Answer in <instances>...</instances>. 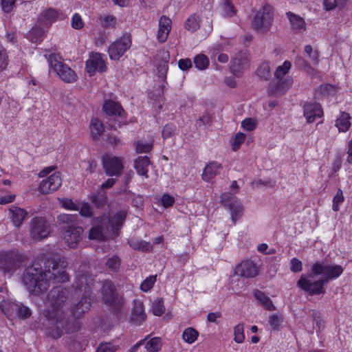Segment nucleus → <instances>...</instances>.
I'll list each match as a JSON object with an SVG mask.
<instances>
[{
	"mask_svg": "<svg viewBox=\"0 0 352 352\" xmlns=\"http://www.w3.org/2000/svg\"><path fill=\"white\" fill-rule=\"evenodd\" d=\"M42 261L43 265L34 263L27 267L23 274L24 285L34 296L45 293L49 289L51 281L62 283L68 280L65 258H47Z\"/></svg>",
	"mask_w": 352,
	"mask_h": 352,
	"instance_id": "nucleus-1",
	"label": "nucleus"
},
{
	"mask_svg": "<svg viewBox=\"0 0 352 352\" xmlns=\"http://www.w3.org/2000/svg\"><path fill=\"white\" fill-rule=\"evenodd\" d=\"M343 271V267L340 265H331L326 261H317L311 267L312 275H320L322 277L318 280L313 281L302 276L297 285L302 289L308 292L309 295L324 294L325 292L324 285L329 280L339 277Z\"/></svg>",
	"mask_w": 352,
	"mask_h": 352,
	"instance_id": "nucleus-2",
	"label": "nucleus"
},
{
	"mask_svg": "<svg viewBox=\"0 0 352 352\" xmlns=\"http://www.w3.org/2000/svg\"><path fill=\"white\" fill-rule=\"evenodd\" d=\"M68 320L63 314H58L50 309L43 311V319L42 325L45 328V333L47 336L56 340L63 334V331L67 333L72 332L68 327Z\"/></svg>",
	"mask_w": 352,
	"mask_h": 352,
	"instance_id": "nucleus-3",
	"label": "nucleus"
},
{
	"mask_svg": "<svg viewBox=\"0 0 352 352\" xmlns=\"http://www.w3.org/2000/svg\"><path fill=\"white\" fill-rule=\"evenodd\" d=\"M24 261V256L15 250L0 252V271L12 276Z\"/></svg>",
	"mask_w": 352,
	"mask_h": 352,
	"instance_id": "nucleus-4",
	"label": "nucleus"
},
{
	"mask_svg": "<svg viewBox=\"0 0 352 352\" xmlns=\"http://www.w3.org/2000/svg\"><path fill=\"white\" fill-rule=\"evenodd\" d=\"M50 71L56 74L64 82H74L77 80V75L69 67L65 64L61 58L57 54H50L48 58Z\"/></svg>",
	"mask_w": 352,
	"mask_h": 352,
	"instance_id": "nucleus-5",
	"label": "nucleus"
},
{
	"mask_svg": "<svg viewBox=\"0 0 352 352\" xmlns=\"http://www.w3.org/2000/svg\"><path fill=\"white\" fill-rule=\"evenodd\" d=\"M68 297L69 292L65 288L60 286L53 287L47 294V309L58 314H63L61 309L66 305Z\"/></svg>",
	"mask_w": 352,
	"mask_h": 352,
	"instance_id": "nucleus-6",
	"label": "nucleus"
},
{
	"mask_svg": "<svg viewBox=\"0 0 352 352\" xmlns=\"http://www.w3.org/2000/svg\"><path fill=\"white\" fill-rule=\"evenodd\" d=\"M273 13L269 6L260 8L255 14L252 22V28L258 32H267L272 23Z\"/></svg>",
	"mask_w": 352,
	"mask_h": 352,
	"instance_id": "nucleus-7",
	"label": "nucleus"
},
{
	"mask_svg": "<svg viewBox=\"0 0 352 352\" xmlns=\"http://www.w3.org/2000/svg\"><path fill=\"white\" fill-rule=\"evenodd\" d=\"M291 67V62L285 60L275 71L274 76L276 80L277 91L279 93H285L293 85V78L287 75Z\"/></svg>",
	"mask_w": 352,
	"mask_h": 352,
	"instance_id": "nucleus-8",
	"label": "nucleus"
},
{
	"mask_svg": "<svg viewBox=\"0 0 352 352\" xmlns=\"http://www.w3.org/2000/svg\"><path fill=\"white\" fill-rule=\"evenodd\" d=\"M50 225L43 217H34L29 223V233L31 238L42 240L48 236Z\"/></svg>",
	"mask_w": 352,
	"mask_h": 352,
	"instance_id": "nucleus-9",
	"label": "nucleus"
},
{
	"mask_svg": "<svg viewBox=\"0 0 352 352\" xmlns=\"http://www.w3.org/2000/svg\"><path fill=\"white\" fill-rule=\"evenodd\" d=\"M131 43L132 41L129 34H124L117 38L109 47V58L113 60H118L131 47Z\"/></svg>",
	"mask_w": 352,
	"mask_h": 352,
	"instance_id": "nucleus-10",
	"label": "nucleus"
},
{
	"mask_svg": "<svg viewBox=\"0 0 352 352\" xmlns=\"http://www.w3.org/2000/svg\"><path fill=\"white\" fill-rule=\"evenodd\" d=\"M221 201L231 212L232 221L235 223L243 214V206L240 200L234 195L224 192L221 196Z\"/></svg>",
	"mask_w": 352,
	"mask_h": 352,
	"instance_id": "nucleus-11",
	"label": "nucleus"
},
{
	"mask_svg": "<svg viewBox=\"0 0 352 352\" xmlns=\"http://www.w3.org/2000/svg\"><path fill=\"white\" fill-rule=\"evenodd\" d=\"M105 56L98 52H91L85 64V70L90 76L96 72L102 73L107 71Z\"/></svg>",
	"mask_w": 352,
	"mask_h": 352,
	"instance_id": "nucleus-12",
	"label": "nucleus"
},
{
	"mask_svg": "<svg viewBox=\"0 0 352 352\" xmlns=\"http://www.w3.org/2000/svg\"><path fill=\"white\" fill-rule=\"evenodd\" d=\"M101 294L102 300L106 305L119 307L122 303V297L117 293L114 285L109 280L103 282Z\"/></svg>",
	"mask_w": 352,
	"mask_h": 352,
	"instance_id": "nucleus-13",
	"label": "nucleus"
},
{
	"mask_svg": "<svg viewBox=\"0 0 352 352\" xmlns=\"http://www.w3.org/2000/svg\"><path fill=\"white\" fill-rule=\"evenodd\" d=\"M102 164L105 173L109 176L118 177L124 170L122 161L116 155H103Z\"/></svg>",
	"mask_w": 352,
	"mask_h": 352,
	"instance_id": "nucleus-14",
	"label": "nucleus"
},
{
	"mask_svg": "<svg viewBox=\"0 0 352 352\" xmlns=\"http://www.w3.org/2000/svg\"><path fill=\"white\" fill-rule=\"evenodd\" d=\"M83 230L80 226H65L62 236L70 248H76L82 239Z\"/></svg>",
	"mask_w": 352,
	"mask_h": 352,
	"instance_id": "nucleus-15",
	"label": "nucleus"
},
{
	"mask_svg": "<svg viewBox=\"0 0 352 352\" xmlns=\"http://www.w3.org/2000/svg\"><path fill=\"white\" fill-rule=\"evenodd\" d=\"M61 184L62 179L60 173H55L41 181L38 186V190L41 193L49 194L58 190Z\"/></svg>",
	"mask_w": 352,
	"mask_h": 352,
	"instance_id": "nucleus-16",
	"label": "nucleus"
},
{
	"mask_svg": "<svg viewBox=\"0 0 352 352\" xmlns=\"http://www.w3.org/2000/svg\"><path fill=\"white\" fill-rule=\"evenodd\" d=\"M234 273L241 277L252 278L258 274V269L252 261L246 260L236 266Z\"/></svg>",
	"mask_w": 352,
	"mask_h": 352,
	"instance_id": "nucleus-17",
	"label": "nucleus"
},
{
	"mask_svg": "<svg viewBox=\"0 0 352 352\" xmlns=\"http://www.w3.org/2000/svg\"><path fill=\"white\" fill-rule=\"evenodd\" d=\"M93 296L91 294H83L80 300L71 309L73 316L76 318H82L90 309Z\"/></svg>",
	"mask_w": 352,
	"mask_h": 352,
	"instance_id": "nucleus-18",
	"label": "nucleus"
},
{
	"mask_svg": "<svg viewBox=\"0 0 352 352\" xmlns=\"http://www.w3.org/2000/svg\"><path fill=\"white\" fill-rule=\"evenodd\" d=\"M93 285L94 278L89 273H82V272H78L76 277V281L74 285L76 289L83 292V294H91V289Z\"/></svg>",
	"mask_w": 352,
	"mask_h": 352,
	"instance_id": "nucleus-19",
	"label": "nucleus"
},
{
	"mask_svg": "<svg viewBox=\"0 0 352 352\" xmlns=\"http://www.w3.org/2000/svg\"><path fill=\"white\" fill-rule=\"evenodd\" d=\"M249 60L245 53L239 52L231 61L230 69L236 76H239L245 70L249 68Z\"/></svg>",
	"mask_w": 352,
	"mask_h": 352,
	"instance_id": "nucleus-20",
	"label": "nucleus"
},
{
	"mask_svg": "<svg viewBox=\"0 0 352 352\" xmlns=\"http://www.w3.org/2000/svg\"><path fill=\"white\" fill-rule=\"evenodd\" d=\"M172 28V20L165 16H160L158 22V28L156 32V39L160 43H164L170 34Z\"/></svg>",
	"mask_w": 352,
	"mask_h": 352,
	"instance_id": "nucleus-21",
	"label": "nucleus"
},
{
	"mask_svg": "<svg viewBox=\"0 0 352 352\" xmlns=\"http://www.w3.org/2000/svg\"><path fill=\"white\" fill-rule=\"evenodd\" d=\"M146 319L143 302L139 299L133 300V307L131 311V321L135 325H140Z\"/></svg>",
	"mask_w": 352,
	"mask_h": 352,
	"instance_id": "nucleus-22",
	"label": "nucleus"
},
{
	"mask_svg": "<svg viewBox=\"0 0 352 352\" xmlns=\"http://www.w3.org/2000/svg\"><path fill=\"white\" fill-rule=\"evenodd\" d=\"M323 115L320 105L317 103L307 104L304 107V116L309 123L314 122L316 118Z\"/></svg>",
	"mask_w": 352,
	"mask_h": 352,
	"instance_id": "nucleus-23",
	"label": "nucleus"
},
{
	"mask_svg": "<svg viewBox=\"0 0 352 352\" xmlns=\"http://www.w3.org/2000/svg\"><path fill=\"white\" fill-rule=\"evenodd\" d=\"M228 44L226 41H222L221 43H215L210 50V54L212 58L217 59V60L222 63H226L228 61L229 58L226 54L222 52L225 50L226 45Z\"/></svg>",
	"mask_w": 352,
	"mask_h": 352,
	"instance_id": "nucleus-24",
	"label": "nucleus"
},
{
	"mask_svg": "<svg viewBox=\"0 0 352 352\" xmlns=\"http://www.w3.org/2000/svg\"><path fill=\"white\" fill-rule=\"evenodd\" d=\"M10 217L12 222L16 228H19L28 215V212L21 208L16 206H11L9 208Z\"/></svg>",
	"mask_w": 352,
	"mask_h": 352,
	"instance_id": "nucleus-25",
	"label": "nucleus"
},
{
	"mask_svg": "<svg viewBox=\"0 0 352 352\" xmlns=\"http://www.w3.org/2000/svg\"><path fill=\"white\" fill-rule=\"evenodd\" d=\"M126 219V212L120 211L108 219L111 231L115 236L119 234V230Z\"/></svg>",
	"mask_w": 352,
	"mask_h": 352,
	"instance_id": "nucleus-26",
	"label": "nucleus"
},
{
	"mask_svg": "<svg viewBox=\"0 0 352 352\" xmlns=\"http://www.w3.org/2000/svg\"><path fill=\"white\" fill-rule=\"evenodd\" d=\"M89 134L92 139L98 140L104 131L103 123L98 118H91L89 126Z\"/></svg>",
	"mask_w": 352,
	"mask_h": 352,
	"instance_id": "nucleus-27",
	"label": "nucleus"
},
{
	"mask_svg": "<svg viewBox=\"0 0 352 352\" xmlns=\"http://www.w3.org/2000/svg\"><path fill=\"white\" fill-rule=\"evenodd\" d=\"M104 112L109 116H122L124 110L121 105L113 100L106 101L102 107Z\"/></svg>",
	"mask_w": 352,
	"mask_h": 352,
	"instance_id": "nucleus-28",
	"label": "nucleus"
},
{
	"mask_svg": "<svg viewBox=\"0 0 352 352\" xmlns=\"http://www.w3.org/2000/svg\"><path fill=\"white\" fill-rule=\"evenodd\" d=\"M287 15L292 25V28L294 32L302 33L305 31L306 24L302 17L292 12H288Z\"/></svg>",
	"mask_w": 352,
	"mask_h": 352,
	"instance_id": "nucleus-29",
	"label": "nucleus"
},
{
	"mask_svg": "<svg viewBox=\"0 0 352 352\" xmlns=\"http://www.w3.org/2000/svg\"><path fill=\"white\" fill-rule=\"evenodd\" d=\"M221 168V165L217 162H213L209 163L204 168L202 174L203 179L206 182H210L219 173Z\"/></svg>",
	"mask_w": 352,
	"mask_h": 352,
	"instance_id": "nucleus-30",
	"label": "nucleus"
},
{
	"mask_svg": "<svg viewBox=\"0 0 352 352\" xmlns=\"http://www.w3.org/2000/svg\"><path fill=\"white\" fill-rule=\"evenodd\" d=\"M104 219L102 217L101 224L93 227L89 231V238L91 239L102 240L104 234L109 232V227L104 226L103 221Z\"/></svg>",
	"mask_w": 352,
	"mask_h": 352,
	"instance_id": "nucleus-31",
	"label": "nucleus"
},
{
	"mask_svg": "<svg viewBox=\"0 0 352 352\" xmlns=\"http://www.w3.org/2000/svg\"><path fill=\"white\" fill-rule=\"evenodd\" d=\"M9 307L12 311V314H14L20 318H28L31 315L30 309L28 307L21 304L10 302L9 303Z\"/></svg>",
	"mask_w": 352,
	"mask_h": 352,
	"instance_id": "nucleus-32",
	"label": "nucleus"
},
{
	"mask_svg": "<svg viewBox=\"0 0 352 352\" xmlns=\"http://www.w3.org/2000/svg\"><path fill=\"white\" fill-rule=\"evenodd\" d=\"M351 116L349 113L342 112L336 120V126L339 132H346L351 126Z\"/></svg>",
	"mask_w": 352,
	"mask_h": 352,
	"instance_id": "nucleus-33",
	"label": "nucleus"
},
{
	"mask_svg": "<svg viewBox=\"0 0 352 352\" xmlns=\"http://www.w3.org/2000/svg\"><path fill=\"white\" fill-rule=\"evenodd\" d=\"M150 164V160L147 155L139 156L138 159L135 161V167L137 170L138 174L141 175H144L146 177H148L147 173L148 169L147 167Z\"/></svg>",
	"mask_w": 352,
	"mask_h": 352,
	"instance_id": "nucleus-34",
	"label": "nucleus"
},
{
	"mask_svg": "<svg viewBox=\"0 0 352 352\" xmlns=\"http://www.w3.org/2000/svg\"><path fill=\"white\" fill-rule=\"evenodd\" d=\"M90 200L97 208L104 206L107 203L106 192L99 190L90 196Z\"/></svg>",
	"mask_w": 352,
	"mask_h": 352,
	"instance_id": "nucleus-35",
	"label": "nucleus"
},
{
	"mask_svg": "<svg viewBox=\"0 0 352 352\" xmlns=\"http://www.w3.org/2000/svg\"><path fill=\"white\" fill-rule=\"evenodd\" d=\"M201 19L197 14L190 15L185 21L184 27L190 32H195L200 28Z\"/></svg>",
	"mask_w": 352,
	"mask_h": 352,
	"instance_id": "nucleus-36",
	"label": "nucleus"
},
{
	"mask_svg": "<svg viewBox=\"0 0 352 352\" xmlns=\"http://www.w3.org/2000/svg\"><path fill=\"white\" fill-rule=\"evenodd\" d=\"M254 297L261 302V303L267 309V310H274L275 307L271 300V299L266 296L263 292L259 290H256L254 292Z\"/></svg>",
	"mask_w": 352,
	"mask_h": 352,
	"instance_id": "nucleus-37",
	"label": "nucleus"
},
{
	"mask_svg": "<svg viewBox=\"0 0 352 352\" xmlns=\"http://www.w3.org/2000/svg\"><path fill=\"white\" fill-rule=\"evenodd\" d=\"M199 332L193 327H187L182 333V338L188 344L194 343L199 337Z\"/></svg>",
	"mask_w": 352,
	"mask_h": 352,
	"instance_id": "nucleus-38",
	"label": "nucleus"
},
{
	"mask_svg": "<svg viewBox=\"0 0 352 352\" xmlns=\"http://www.w3.org/2000/svg\"><path fill=\"white\" fill-rule=\"evenodd\" d=\"M222 14L227 17L233 16L236 14V10L232 3V0H222Z\"/></svg>",
	"mask_w": 352,
	"mask_h": 352,
	"instance_id": "nucleus-39",
	"label": "nucleus"
},
{
	"mask_svg": "<svg viewBox=\"0 0 352 352\" xmlns=\"http://www.w3.org/2000/svg\"><path fill=\"white\" fill-rule=\"evenodd\" d=\"M209 63L208 58L203 54L197 55L194 58V64L199 70L207 69L209 66Z\"/></svg>",
	"mask_w": 352,
	"mask_h": 352,
	"instance_id": "nucleus-40",
	"label": "nucleus"
},
{
	"mask_svg": "<svg viewBox=\"0 0 352 352\" xmlns=\"http://www.w3.org/2000/svg\"><path fill=\"white\" fill-rule=\"evenodd\" d=\"M283 320V315L274 314L270 316L268 322L273 330L279 331L281 329Z\"/></svg>",
	"mask_w": 352,
	"mask_h": 352,
	"instance_id": "nucleus-41",
	"label": "nucleus"
},
{
	"mask_svg": "<svg viewBox=\"0 0 352 352\" xmlns=\"http://www.w3.org/2000/svg\"><path fill=\"white\" fill-rule=\"evenodd\" d=\"M78 219L77 214H61L58 216L57 220L59 223L65 224V226H72Z\"/></svg>",
	"mask_w": 352,
	"mask_h": 352,
	"instance_id": "nucleus-42",
	"label": "nucleus"
},
{
	"mask_svg": "<svg viewBox=\"0 0 352 352\" xmlns=\"http://www.w3.org/2000/svg\"><path fill=\"white\" fill-rule=\"evenodd\" d=\"M136 151L138 153H147L151 151L153 148L152 140H140L135 145Z\"/></svg>",
	"mask_w": 352,
	"mask_h": 352,
	"instance_id": "nucleus-43",
	"label": "nucleus"
},
{
	"mask_svg": "<svg viewBox=\"0 0 352 352\" xmlns=\"http://www.w3.org/2000/svg\"><path fill=\"white\" fill-rule=\"evenodd\" d=\"M162 347L161 339L155 337L146 342L145 348L148 352H157Z\"/></svg>",
	"mask_w": 352,
	"mask_h": 352,
	"instance_id": "nucleus-44",
	"label": "nucleus"
},
{
	"mask_svg": "<svg viewBox=\"0 0 352 352\" xmlns=\"http://www.w3.org/2000/svg\"><path fill=\"white\" fill-rule=\"evenodd\" d=\"M347 0H322L324 9L327 11L332 10L336 7H342Z\"/></svg>",
	"mask_w": 352,
	"mask_h": 352,
	"instance_id": "nucleus-45",
	"label": "nucleus"
},
{
	"mask_svg": "<svg viewBox=\"0 0 352 352\" xmlns=\"http://www.w3.org/2000/svg\"><path fill=\"white\" fill-rule=\"evenodd\" d=\"M118 349V345L113 342H101L96 348V352H115Z\"/></svg>",
	"mask_w": 352,
	"mask_h": 352,
	"instance_id": "nucleus-46",
	"label": "nucleus"
},
{
	"mask_svg": "<svg viewBox=\"0 0 352 352\" xmlns=\"http://www.w3.org/2000/svg\"><path fill=\"white\" fill-rule=\"evenodd\" d=\"M234 340L237 343H242L245 340L243 324L240 323L234 328Z\"/></svg>",
	"mask_w": 352,
	"mask_h": 352,
	"instance_id": "nucleus-47",
	"label": "nucleus"
},
{
	"mask_svg": "<svg viewBox=\"0 0 352 352\" xmlns=\"http://www.w3.org/2000/svg\"><path fill=\"white\" fill-rule=\"evenodd\" d=\"M304 51L314 64H317L318 63L320 55L317 50L314 49L309 45H307L305 46Z\"/></svg>",
	"mask_w": 352,
	"mask_h": 352,
	"instance_id": "nucleus-48",
	"label": "nucleus"
},
{
	"mask_svg": "<svg viewBox=\"0 0 352 352\" xmlns=\"http://www.w3.org/2000/svg\"><path fill=\"white\" fill-rule=\"evenodd\" d=\"M164 311L165 308L162 298H157L153 305V314L155 316H160Z\"/></svg>",
	"mask_w": 352,
	"mask_h": 352,
	"instance_id": "nucleus-49",
	"label": "nucleus"
},
{
	"mask_svg": "<svg viewBox=\"0 0 352 352\" xmlns=\"http://www.w3.org/2000/svg\"><path fill=\"white\" fill-rule=\"evenodd\" d=\"M42 16L47 23H52L58 19V13L56 10L50 8L43 12Z\"/></svg>",
	"mask_w": 352,
	"mask_h": 352,
	"instance_id": "nucleus-50",
	"label": "nucleus"
},
{
	"mask_svg": "<svg viewBox=\"0 0 352 352\" xmlns=\"http://www.w3.org/2000/svg\"><path fill=\"white\" fill-rule=\"evenodd\" d=\"M245 135L241 132H239L234 135L231 141V145L234 151H235L245 141Z\"/></svg>",
	"mask_w": 352,
	"mask_h": 352,
	"instance_id": "nucleus-51",
	"label": "nucleus"
},
{
	"mask_svg": "<svg viewBox=\"0 0 352 352\" xmlns=\"http://www.w3.org/2000/svg\"><path fill=\"white\" fill-rule=\"evenodd\" d=\"M241 126L245 131H252L256 127V120L253 118H247L241 122Z\"/></svg>",
	"mask_w": 352,
	"mask_h": 352,
	"instance_id": "nucleus-52",
	"label": "nucleus"
},
{
	"mask_svg": "<svg viewBox=\"0 0 352 352\" xmlns=\"http://www.w3.org/2000/svg\"><path fill=\"white\" fill-rule=\"evenodd\" d=\"M256 74L261 78H267L270 76V67L268 63H263L257 69Z\"/></svg>",
	"mask_w": 352,
	"mask_h": 352,
	"instance_id": "nucleus-53",
	"label": "nucleus"
},
{
	"mask_svg": "<svg viewBox=\"0 0 352 352\" xmlns=\"http://www.w3.org/2000/svg\"><path fill=\"white\" fill-rule=\"evenodd\" d=\"M344 196L342 190L339 188L337 190L336 195L334 196L333 199V210L334 211H338L339 210V206L341 203L344 201Z\"/></svg>",
	"mask_w": 352,
	"mask_h": 352,
	"instance_id": "nucleus-54",
	"label": "nucleus"
},
{
	"mask_svg": "<svg viewBox=\"0 0 352 352\" xmlns=\"http://www.w3.org/2000/svg\"><path fill=\"white\" fill-rule=\"evenodd\" d=\"M155 281L156 276H150L142 283L140 289L144 292H147L153 287Z\"/></svg>",
	"mask_w": 352,
	"mask_h": 352,
	"instance_id": "nucleus-55",
	"label": "nucleus"
},
{
	"mask_svg": "<svg viewBox=\"0 0 352 352\" xmlns=\"http://www.w3.org/2000/svg\"><path fill=\"white\" fill-rule=\"evenodd\" d=\"M8 64V56L4 47L0 44V72L6 68Z\"/></svg>",
	"mask_w": 352,
	"mask_h": 352,
	"instance_id": "nucleus-56",
	"label": "nucleus"
},
{
	"mask_svg": "<svg viewBox=\"0 0 352 352\" xmlns=\"http://www.w3.org/2000/svg\"><path fill=\"white\" fill-rule=\"evenodd\" d=\"M106 265L112 271H117L120 265V260L118 256H113L107 260Z\"/></svg>",
	"mask_w": 352,
	"mask_h": 352,
	"instance_id": "nucleus-57",
	"label": "nucleus"
},
{
	"mask_svg": "<svg viewBox=\"0 0 352 352\" xmlns=\"http://www.w3.org/2000/svg\"><path fill=\"white\" fill-rule=\"evenodd\" d=\"M72 26L73 28L76 30H80L83 28L84 22L79 14L76 13L73 15L72 19Z\"/></svg>",
	"mask_w": 352,
	"mask_h": 352,
	"instance_id": "nucleus-58",
	"label": "nucleus"
},
{
	"mask_svg": "<svg viewBox=\"0 0 352 352\" xmlns=\"http://www.w3.org/2000/svg\"><path fill=\"white\" fill-rule=\"evenodd\" d=\"M59 201H60V204H62L63 207L66 209H69V210H79L78 206L76 204H74L71 199L63 198V199H59Z\"/></svg>",
	"mask_w": 352,
	"mask_h": 352,
	"instance_id": "nucleus-59",
	"label": "nucleus"
},
{
	"mask_svg": "<svg viewBox=\"0 0 352 352\" xmlns=\"http://www.w3.org/2000/svg\"><path fill=\"white\" fill-rule=\"evenodd\" d=\"M160 201H161V204L164 208H166L170 207L173 205V204L175 203V198L170 195L164 194L161 197Z\"/></svg>",
	"mask_w": 352,
	"mask_h": 352,
	"instance_id": "nucleus-60",
	"label": "nucleus"
},
{
	"mask_svg": "<svg viewBox=\"0 0 352 352\" xmlns=\"http://www.w3.org/2000/svg\"><path fill=\"white\" fill-rule=\"evenodd\" d=\"M80 210V214L85 217H91L93 215L91 208L88 203H84Z\"/></svg>",
	"mask_w": 352,
	"mask_h": 352,
	"instance_id": "nucleus-61",
	"label": "nucleus"
},
{
	"mask_svg": "<svg viewBox=\"0 0 352 352\" xmlns=\"http://www.w3.org/2000/svg\"><path fill=\"white\" fill-rule=\"evenodd\" d=\"M16 0H2L1 8L4 12L9 13L12 10Z\"/></svg>",
	"mask_w": 352,
	"mask_h": 352,
	"instance_id": "nucleus-62",
	"label": "nucleus"
},
{
	"mask_svg": "<svg viewBox=\"0 0 352 352\" xmlns=\"http://www.w3.org/2000/svg\"><path fill=\"white\" fill-rule=\"evenodd\" d=\"M175 130V126L173 124H166L164 126L162 134L164 139L170 138Z\"/></svg>",
	"mask_w": 352,
	"mask_h": 352,
	"instance_id": "nucleus-63",
	"label": "nucleus"
},
{
	"mask_svg": "<svg viewBox=\"0 0 352 352\" xmlns=\"http://www.w3.org/2000/svg\"><path fill=\"white\" fill-rule=\"evenodd\" d=\"M291 270L294 272H298L302 270V263L298 258H294L290 261Z\"/></svg>",
	"mask_w": 352,
	"mask_h": 352,
	"instance_id": "nucleus-64",
	"label": "nucleus"
}]
</instances>
